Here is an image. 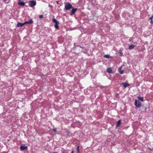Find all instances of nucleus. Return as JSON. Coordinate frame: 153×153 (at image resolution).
I'll return each instance as SVG.
<instances>
[{"label": "nucleus", "instance_id": "nucleus-1", "mask_svg": "<svg viewBox=\"0 0 153 153\" xmlns=\"http://www.w3.org/2000/svg\"><path fill=\"white\" fill-rule=\"evenodd\" d=\"M53 22L55 23V24L54 25V27L56 30H58L59 29V22L54 18V16H53V19L52 20Z\"/></svg>", "mask_w": 153, "mask_h": 153}, {"label": "nucleus", "instance_id": "nucleus-2", "mask_svg": "<svg viewBox=\"0 0 153 153\" xmlns=\"http://www.w3.org/2000/svg\"><path fill=\"white\" fill-rule=\"evenodd\" d=\"M65 9L67 10H69L73 8V6L69 2L66 3L65 4Z\"/></svg>", "mask_w": 153, "mask_h": 153}, {"label": "nucleus", "instance_id": "nucleus-3", "mask_svg": "<svg viewBox=\"0 0 153 153\" xmlns=\"http://www.w3.org/2000/svg\"><path fill=\"white\" fill-rule=\"evenodd\" d=\"M29 6L31 7H33L36 4V2L34 0H30L29 1Z\"/></svg>", "mask_w": 153, "mask_h": 153}, {"label": "nucleus", "instance_id": "nucleus-4", "mask_svg": "<svg viewBox=\"0 0 153 153\" xmlns=\"http://www.w3.org/2000/svg\"><path fill=\"white\" fill-rule=\"evenodd\" d=\"M134 105L137 108H139L141 106V103L139 100H136L134 101Z\"/></svg>", "mask_w": 153, "mask_h": 153}, {"label": "nucleus", "instance_id": "nucleus-5", "mask_svg": "<svg viewBox=\"0 0 153 153\" xmlns=\"http://www.w3.org/2000/svg\"><path fill=\"white\" fill-rule=\"evenodd\" d=\"M71 9H72V10L71 13H70V15H71V16L74 14L75 13V12L77 11V8H73H73H72Z\"/></svg>", "mask_w": 153, "mask_h": 153}, {"label": "nucleus", "instance_id": "nucleus-6", "mask_svg": "<svg viewBox=\"0 0 153 153\" xmlns=\"http://www.w3.org/2000/svg\"><path fill=\"white\" fill-rule=\"evenodd\" d=\"M121 124V120H119L117 121V123H116V128H117L118 127H119L120 126Z\"/></svg>", "mask_w": 153, "mask_h": 153}, {"label": "nucleus", "instance_id": "nucleus-7", "mask_svg": "<svg viewBox=\"0 0 153 153\" xmlns=\"http://www.w3.org/2000/svg\"><path fill=\"white\" fill-rule=\"evenodd\" d=\"M27 146H21L20 147V150L21 151H23L27 149Z\"/></svg>", "mask_w": 153, "mask_h": 153}, {"label": "nucleus", "instance_id": "nucleus-8", "mask_svg": "<svg viewBox=\"0 0 153 153\" xmlns=\"http://www.w3.org/2000/svg\"><path fill=\"white\" fill-rule=\"evenodd\" d=\"M25 24V22L23 23H18L17 25V26L18 27H21Z\"/></svg>", "mask_w": 153, "mask_h": 153}, {"label": "nucleus", "instance_id": "nucleus-9", "mask_svg": "<svg viewBox=\"0 0 153 153\" xmlns=\"http://www.w3.org/2000/svg\"><path fill=\"white\" fill-rule=\"evenodd\" d=\"M33 23V21L32 19H30L28 21L25 22V24H31Z\"/></svg>", "mask_w": 153, "mask_h": 153}, {"label": "nucleus", "instance_id": "nucleus-10", "mask_svg": "<svg viewBox=\"0 0 153 153\" xmlns=\"http://www.w3.org/2000/svg\"><path fill=\"white\" fill-rule=\"evenodd\" d=\"M121 67H120L118 69V71L121 74H123L124 71L123 70H121Z\"/></svg>", "mask_w": 153, "mask_h": 153}, {"label": "nucleus", "instance_id": "nucleus-11", "mask_svg": "<svg viewBox=\"0 0 153 153\" xmlns=\"http://www.w3.org/2000/svg\"><path fill=\"white\" fill-rule=\"evenodd\" d=\"M121 84L123 85L124 88H126L129 85V84L127 83L123 82Z\"/></svg>", "mask_w": 153, "mask_h": 153}, {"label": "nucleus", "instance_id": "nucleus-12", "mask_svg": "<svg viewBox=\"0 0 153 153\" xmlns=\"http://www.w3.org/2000/svg\"><path fill=\"white\" fill-rule=\"evenodd\" d=\"M25 3L23 1H22L21 2L18 3V4L21 6H24L25 5Z\"/></svg>", "mask_w": 153, "mask_h": 153}, {"label": "nucleus", "instance_id": "nucleus-13", "mask_svg": "<svg viewBox=\"0 0 153 153\" xmlns=\"http://www.w3.org/2000/svg\"><path fill=\"white\" fill-rule=\"evenodd\" d=\"M107 71L108 73H110L112 72V69L111 68H107Z\"/></svg>", "mask_w": 153, "mask_h": 153}, {"label": "nucleus", "instance_id": "nucleus-14", "mask_svg": "<svg viewBox=\"0 0 153 153\" xmlns=\"http://www.w3.org/2000/svg\"><path fill=\"white\" fill-rule=\"evenodd\" d=\"M135 47V45H131L129 46L128 49L129 50H131L133 49Z\"/></svg>", "mask_w": 153, "mask_h": 153}, {"label": "nucleus", "instance_id": "nucleus-15", "mask_svg": "<svg viewBox=\"0 0 153 153\" xmlns=\"http://www.w3.org/2000/svg\"><path fill=\"white\" fill-rule=\"evenodd\" d=\"M137 98L139 100H140L141 102H143L144 100L143 97L138 96Z\"/></svg>", "mask_w": 153, "mask_h": 153}, {"label": "nucleus", "instance_id": "nucleus-16", "mask_svg": "<svg viewBox=\"0 0 153 153\" xmlns=\"http://www.w3.org/2000/svg\"><path fill=\"white\" fill-rule=\"evenodd\" d=\"M104 57L106 58L109 59L111 58V56L108 54H106L104 55Z\"/></svg>", "mask_w": 153, "mask_h": 153}, {"label": "nucleus", "instance_id": "nucleus-17", "mask_svg": "<svg viewBox=\"0 0 153 153\" xmlns=\"http://www.w3.org/2000/svg\"><path fill=\"white\" fill-rule=\"evenodd\" d=\"M134 38H130L129 40V41L130 42H133V39Z\"/></svg>", "mask_w": 153, "mask_h": 153}, {"label": "nucleus", "instance_id": "nucleus-18", "mask_svg": "<svg viewBox=\"0 0 153 153\" xmlns=\"http://www.w3.org/2000/svg\"><path fill=\"white\" fill-rule=\"evenodd\" d=\"M39 17L40 18L42 19L43 17V15H40L39 16Z\"/></svg>", "mask_w": 153, "mask_h": 153}, {"label": "nucleus", "instance_id": "nucleus-19", "mask_svg": "<svg viewBox=\"0 0 153 153\" xmlns=\"http://www.w3.org/2000/svg\"><path fill=\"white\" fill-rule=\"evenodd\" d=\"M79 146H77V148H76V149L77 151L78 152H79Z\"/></svg>", "mask_w": 153, "mask_h": 153}, {"label": "nucleus", "instance_id": "nucleus-20", "mask_svg": "<svg viewBox=\"0 0 153 153\" xmlns=\"http://www.w3.org/2000/svg\"><path fill=\"white\" fill-rule=\"evenodd\" d=\"M153 18V15H152V16L149 18V19L151 20H152Z\"/></svg>", "mask_w": 153, "mask_h": 153}, {"label": "nucleus", "instance_id": "nucleus-21", "mask_svg": "<svg viewBox=\"0 0 153 153\" xmlns=\"http://www.w3.org/2000/svg\"><path fill=\"white\" fill-rule=\"evenodd\" d=\"M53 131L54 132H56L57 131V129L56 128H54L53 129Z\"/></svg>", "mask_w": 153, "mask_h": 153}, {"label": "nucleus", "instance_id": "nucleus-22", "mask_svg": "<svg viewBox=\"0 0 153 153\" xmlns=\"http://www.w3.org/2000/svg\"><path fill=\"white\" fill-rule=\"evenodd\" d=\"M99 87L101 89H102L104 88V86L102 85H100Z\"/></svg>", "mask_w": 153, "mask_h": 153}, {"label": "nucleus", "instance_id": "nucleus-23", "mask_svg": "<svg viewBox=\"0 0 153 153\" xmlns=\"http://www.w3.org/2000/svg\"><path fill=\"white\" fill-rule=\"evenodd\" d=\"M77 47L78 48H83L82 47L80 46H77Z\"/></svg>", "mask_w": 153, "mask_h": 153}, {"label": "nucleus", "instance_id": "nucleus-24", "mask_svg": "<svg viewBox=\"0 0 153 153\" xmlns=\"http://www.w3.org/2000/svg\"><path fill=\"white\" fill-rule=\"evenodd\" d=\"M120 53L121 54V56H123V53L122 52H120Z\"/></svg>", "mask_w": 153, "mask_h": 153}, {"label": "nucleus", "instance_id": "nucleus-25", "mask_svg": "<svg viewBox=\"0 0 153 153\" xmlns=\"http://www.w3.org/2000/svg\"><path fill=\"white\" fill-rule=\"evenodd\" d=\"M21 2H22L21 0H18V3Z\"/></svg>", "mask_w": 153, "mask_h": 153}, {"label": "nucleus", "instance_id": "nucleus-26", "mask_svg": "<svg viewBox=\"0 0 153 153\" xmlns=\"http://www.w3.org/2000/svg\"><path fill=\"white\" fill-rule=\"evenodd\" d=\"M150 23H152V24H153V21H152V20H151V22H150Z\"/></svg>", "mask_w": 153, "mask_h": 153}, {"label": "nucleus", "instance_id": "nucleus-27", "mask_svg": "<svg viewBox=\"0 0 153 153\" xmlns=\"http://www.w3.org/2000/svg\"><path fill=\"white\" fill-rule=\"evenodd\" d=\"M146 109H147V108L146 107H145V111H146Z\"/></svg>", "mask_w": 153, "mask_h": 153}, {"label": "nucleus", "instance_id": "nucleus-28", "mask_svg": "<svg viewBox=\"0 0 153 153\" xmlns=\"http://www.w3.org/2000/svg\"><path fill=\"white\" fill-rule=\"evenodd\" d=\"M71 153H74V151H72L71 152Z\"/></svg>", "mask_w": 153, "mask_h": 153}, {"label": "nucleus", "instance_id": "nucleus-29", "mask_svg": "<svg viewBox=\"0 0 153 153\" xmlns=\"http://www.w3.org/2000/svg\"><path fill=\"white\" fill-rule=\"evenodd\" d=\"M151 150V149H150ZM151 150H153V147L152 149H151Z\"/></svg>", "mask_w": 153, "mask_h": 153}, {"label": "nucleus", "instance_id": "nucleus-30", "mask_svg": "<svg viewBox=\"0 0 153 153\" xmlns=\"http://www.w3.org/2000/svg\"><path fill=\"white\" fill-rule=\"evenodd\" d=\"M53 153H57L56 152H53Z\"/></svg>", "mask_w": 153, "mask_h": 153}]
</instances>
